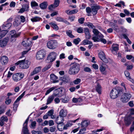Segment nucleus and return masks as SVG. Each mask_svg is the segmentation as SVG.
<instances>
[{"instance_id":"1","label":"nucleus","mask_w":134,"mask_h":134,"mask_svg":"<svg viewBox=\"0 0 134 134\" xmlns=\"http://www.w3.org/2000/svg\"><path fill=\"white\" fill-rule=\"evenodd\" d=\"M124 91L123 88L119 87H117L113 88L110 93V98L114 99L118 97L119 94L124 92Z\"/></svg>"},{"instance_id":"2","label":"nucleus","mask_w":134,"mask_h":134,"mask_svg":"<svg viewBox=\"0 0 134 134\" xmlns=\"http://www.w3.org/2000/svg\"><path fill=\"white\" fill-rule=\"evenodd\" d=\"M80 70V66L79 64H71L69 71V73L70 75H75L79 72Z\"/></svg>"},{"instance_id":"3","label":"nucleus","mask_w":134,"mask_h":134,"mask_svg":"<svg viewBox=\"0 0 134 134\" xmlns=\"http://www.w3.org/2000/svg\"><path fill=\"white\" fill-rule=\"evenodd\" d=\"M93 32L94 35L92 37V40L94 42L100 41V38L104 37L103 35L96 29H93Z\"/></svg>"},{"instance_id":"4","label":"nucleus","mask_w":134,"mask_h":134,"mask_svg":"<svg viewBox=\"0 0 134 134\" xmlns=\"http://www.w3.org/2000/svg\"><path fill=\"white\" fill-rule=\"evenodd\" d=\"M29 61L28 60H26L25 59L21 60L18 61L15 65H19V66L22 69H27L28 68L29 66L28 63Z\"/></svg>"},{"instance_id":"5","label":"nucleus","mask_w":134,"mask_h":134,"mask_svg":"<svg viewBox=\"0 0 134 134\" xmlns=\"http://www.w3.org/2000/svg\"><path fill=\"white\" fill-rule=\"evenodd\" d=\"M58 42L55 40H51L49 41L47 43V46L49 49H54L57 47Z\"/></svg>"},{"instance_id":"6","label":"nucleus","mask_w":134,"mask_h":134,"mask_svg":"<svg viewBox=\"0 0 134 134\" xmlns=\"http://www.w3.org/2000/svg\"><path fill=\"white\" fill-rule=\"evenodd\" d=\"M64 121V119L63 117L59 116H58L56 118L55 120L56 123L58 124L57 127L59 130L60 131H62L63 130V129L62 127L60 128L62 125L63 126L64 125V123L63 122Z\"/></svg>"},{"instance_id":"7","label":"nucleus","mask_w":134,"mask_h":134,"mask_svg":"<svg viewBox=\"0 0 134 134\" xmlns=\"http://www.w3.org/2000/svg\"><path fill=\"white\" fill-rule=\"evenodd\" d=\"M131 95L129 93H124L121 96V100L123 103L128 101L131 97Z\"/></svg>"},{"instance_id":"8","label":"nucleus","mask_w":134,"mask_h":134,"mask_svg":"<svg viewBox=\"0 0 134 134\" xmlns=\"http://www.w3.org/2000/svg\"><path fill=\"white\" fill-rule=\"evenodd\" d=\"M24 76V74L22 73H17L14 74L12 76V79L15 82H18L22 79Z\"/></svg>"},{"instance_id":"9","label":"nucleus","mask_w":134,"mask_h":134,"mask_svg":"<svg viewBox=\"0 0 134 134\" xmlns=\"http://www.w3.org/2000/svg\"><path fill=\"white\" fill-rule=\"evenodd\" d=\"M57 54L56 53L52 52L50 53L47 57V60L49 62H52L54 61L56 58Z\"/></svg>"},{"instance_id":"10","label":"nucleus","mask_w":134,"mask_h":134,"mask_svg":"<svg viewBox=\"0 0 134 134\" xmlns=\"http://www.w3.org/2000/svg\"><path fill=\"white\" fill-rule=\"evenodd\" d=\"M29 117H28L25 121L23 124V131L24 134H29L27 129V125L28 122L29 120Z\"/></svg>"},{"instance_id":"11","label":"nucleus","mask_w":134,"mask_h":134,"mask_svg":"<svg viewBox=\"0 0 134 134\" xmlns=\"http://www.w3.org/2000/svg\"><path fill=\"white\" fill-rule=\"evenodd\" d=\"M12 20V18H9L7 20L8 23L5 24H4L3 25L2 28L3 30H7L8 29L12 26V24L10 22Z\"/></svg>"},{"instance_id":"12","label":"nucleus","mask_w":134,"mask_h":134,"mask_svg":"<svg viewBox=\"0 0 134 134\" xmlns=\"http://www.w3.org/2000/svg\"><path fill=\"white\" fill-rule=\"evenodd\" d=\"M45 55V52L43 50H40L37 52L36 58L38 59H43Z\"/></svg>"},{"instance_id":"13","label":"nucleus","mask_w":134,"mask_h":134,"mask_svg":"<svg viewBox=\"0 0 134 134\" xmlns=\"http://www.w3.org/2000/svg\"><path fill=\"white\" fill-rule=\"evenodd\" d=\"M60 3L59 0H55L53 4L49 5L48 7V9L50 10H52L53 8L57 7Z\"/></svg>"},{"instance_id":"14","label":"nucleus","mask_w":134,"mask_h":134,"mask_svg":"<svg viewBox=\"0 0 134 134\" xmlns=\"http://www.w3.org/2000/svg\"><path fill=\"white\" fill-rule=\"evenodd\" d=\"M79 119V118H78L75 120L69 121L68 122L67 124H66L65 125H64L63 126L62 125V126H61L60 128H61V127L63 126V129L66 130L68 129V127L72 126V124L71 123H75L76 122V121L78 120Z\"/></svg>"},{"instance_id":"15","label":"nucleus","mask_w":134,"mask_h":134,"mask_svg":"<svg viewBox=\"0 0 134 134\" xmlns=\"http://www.w3.org/2000/svg\"><path fill=\"white\" fill-rule=\"evenodd\" d=\"M29 38H25L24 40L22 42L23 45L26 47L30 46L31 44V41Z\"/></svg>"},{"instance_id":"16","label":"nucleus","mask_w":134,"mask_h":134,"mask_svg":"<svg viewBox=\"0 0 134 134\" xmlns=\"http://www.w3.org/2000/svg\"><path fill=\"white\" fill-rule=\"evenodd\" d=\"M9 40L8 37L4 38L3 39L0 40V45L2 47L5 46L7 44Z\"/></svg>"},{"instance_id":"17","label":"nucleus","mask_w":134,"mask_h":134,"mask_svg":"<svg viewBox=\"0 0 134 134\" xmlns=\"http://www.w3.org/2000/svg\"><path fill=\"white\" fill-rule=\"evenodd\" d=\"M8 61V57L6 56H2L1 59V62L2 65H5L7 64Z\"/></svg>"},{"instance_id":"18","label":"nucleus","mask_w":134,"mask_h":134,"mask_svg":"<svg viewBox=\"0 0 134 134\" xmlns=\"http://www.w3.org/2000/svg\"><path fill=\"white\" fill-rule=\"evenodd\" d=\"M55 20L58 21L63 22L66 24L69 25L70 23L68 22L65 19L60 16L57 17L55 19Z\"/></svg>"},{"instance_id":"19","label":"nucleus","mask_w":134,"mask_h":134,"mask_svg":"<svg viewBox=\"0 0 134 134\" xmlns=\"http://www.w3.org/2000/svg\"><path fill=\"white\" fill-rule=\"evenodd\" d=\"M100 6L98 5H94L92 7V11L93 14L95 15L97 13L98 10L100 9Z\"/></svg>"},{"instance_id":"20","label":"nucleus","mask_w":134,"mask_h":134,"mask_svg":"<svg viewBox=\"0 0 134 134\" xmlns=\"http://www.w3.org/2000/svg\"><path fill=\"white\" fill-rule=\"evenodd\" d=\"M21 32H19L18 33H15L14 34H13L11 35L10 41L12 42L15 41V38L20 36Z\"/></svg>"},{"instance_id":"21","label":"nucleus","mask_w":134,"mask_h":134,"mask_svg":"<svg viewBox=\"0 0 134 134\" xmlns=\"http://www.w3.org/2000/svg\"><path fill=\"white\" fill-rule=\"evenodd\" d=\"M41 66L36 68L31 73V76H33L34 75L39 72L41 71Z\"/></svg>"},{"instance_id":"22","label":"nucleus","mask_w":134,"mask_h":134,"mask_svg":"<svg viewBox=\"0 0 134 134\" xmlns=\"http://www.w3.org/2000/svg\"><path fill=\"white\" fill-rule=\"evenodd\" d=\"M111 48L112 52L113 53L114 51H116L119 50V45L117 44L113 43L112 45Z\"/></svg>"},{"instance_id":"23","label":"nucleus","mask_w":134,"mask_h":134,"mask_svg":"<svg viewBox=\"0 0 134 134\" xmlns=\"http://www.w3.org/2000/svg\"><path fill=\"white\" fill-rule=\"evenodd\" d=\"M95 88L97 92L99 94H101L102 87L98 83H97L95 86Z\"/></svg>"},{"instance_id":"24","label":"nucleus","mask_w":134,"mask_h":134,"mask_svg":"<svg viewBox=\"0 0 134 134\" xmlns=\"http://www.w3.org/2000/svg\"><path fill=\"white\" fill-rule=\"evenodd\" d=\"M48 5V3L47 2L44 1L41 3L39 5L40 7L42 9H46Z\"/></svg>"},{"instance_id":"25","label":"nucleus","mask_w":134,"mask_h":134,"mask_svg":"<svg viewBox=\"0 0 134 134\" xmlns=\"http://www.w3.org/2000/svg\"><path fill=\"white\" fill-rule=\"evenodd\" d=\"M67 114V111L63 109L61 110L59 113V116L61 117H64L66 116Z\"/></svg>"},{"instance_id":"26","label":"nucleus","mask_w":134,"mask_h":134,"mask_svg":"<svg viewBox=\"0 0 134 134\" xmlns=\"http://www.w3.org/2000/svg\"><path fill=\"white\" fill-rule=\"evenodd\" d=\"M84 31L86 38L88 39H90L91 37V36L90 35L88 29L87 28H85Z\"/></svg>"},{"instance_id":"27","label":"nucleus","mask_w":134,"mask_h":134,"mask_svg":"<svg viewBox=\"0 0 134 134\" xmlns=\"http://www.w3.org/2000/svg\"><path fill=\"white\" fill-rule=\"evenodd\" d=\"M8 31L7 30H1V29L0 28V39L4 37L7 33Z\"/></svg>"},{"instance_id":"28","label":"nucleus","mask_w":134,"mask_h":134,"mask_svg":"<svg viewBox=\"0 0 134 134\" xmlns=\"http://www.w3.org/2000/svg\"><path fill=\"white\" fill-rule=\"evenodd\" d=\"M51 79L52 82L53 83L57 82L56 80L58 79V77L54 74H52L50 75Z\"/></svg>"},{"instance_id":"29","label":"nucleus","mask_w":134,"mask_h":134,"mask_svg":"<svg viewBox=\"0 0 134 134\" xmlns=\"http://www.w3.org/2000/svg\"><path fill=\"white\" fill-rule=\"evenodd\" d=\"M49 24L50 25L51 27H52L54 30H57L59 29V27L57 24L53 23H50Z\"/></svg>"},{"instance_id":"30","label":"nucleus","mask_w":134,"mask_h":134,"mask_svg":"<svg viewBox=\"0 0 134 134\" xmlns=\"http://www.w3.org/2000/svg\"><path fill=\"white\" fill-rule=\"evenodd\" d=\"M41 18L37 16L33 17L31 19V21L33 22L39 21L40 20Z\"/></svg>"},{"instance_id":"31","label":"nucleus","mask_w":134,"mask_h":134,"mask_svg":"<svg viewBox=\"0 0 134 134\" xmlns=\"http://www.w3.org/2000/svg\"><path fill=\"white\" fill-rule=\"evenodd\" d=\"M54 98V97L53 96H51L49 97L47 100L46 105H48L51 103L53 101Z\"/></svg>"},{"instance_id":"32","label":"nucleus","mask_w":134,"mask_h":134,"mask_svg":"<svg viewBox=\"0 0 134 134\" xmlns=\"http://www.w3.org/2000/svg\"><path fill=\"white\" fill-rule=\"evenodd\" d=\"M60 80H62L63 81L65 82H68L70 80L68 77L65 76L60 77Z\"/></svg>"},{"instance_id":"33","label":"nucleus","mask_w":134,"mask_h":134,"mask_svg":"<svg viewBox=\"0 0 134 134\" xmlns=\"http://www.w3.org/2000/svg\"><path fill=\"white\" fill-rule=\"evenodd\" d=\"M89 122L85 120L82 122L81 123V127H87Z\"/></svg>"},{"instance_id":"34","label":"nucleus","mask_w":134,"mask_h":134,"mask_svg":"<svg viewBox=\"0 0 134 134\" xmlns=\"http://www.w3.org/2000/svg\"><path fill=\"white\" fill-rule=\"evenodd\" d=\"M56 88H57V87L56 86L53 87L47 90L45 93V95H46L48 94Z\"/></svg>"},{"instance_id":"35","label":"nucleus","mask_w":134,"mask_h":134,"mask_svg":"<svg viewBox=\"0 0 134 134\" xmlns=\"http://www.w3.org/2000/svg\"><path fill=\"white\" fill-rule=\"evenodd\" d=\"M66 32L68 36L72 38L74 37V36L72 34V32L71 30H68L66 31Z\"/></svg>"},{"instance_id":"36","label":"nucleus","mask_w":134,"mask_h":134,"mask_svg":"<svg viewBox=\"0 0 134 134\" xmlns=\"http://www.w3.org/2000/svg\"><path fill=\"white\" fill-rule=\"evenodd\" d=\"M99 69L102 74H105L106 73L104 72L105 70V68L102 65H101L99 67Z\"/></svg>"},{"instance_id":"37","label":"nucleus","mask_w":134,"mask_h":134,"mask_svg":"<svg viewBox=\"0 0 134 134\" xmlns=\"http://www.w3.org/2000/svg\"><path fill=\"white\" fill-rule=\"evenodd\" d=\"M52 64L51 63L49 64L48 65H46V66L42 69V71L43 72H44L46 70H48L50 68Z\"/></svg>"},{"instance_id":"38","label":"nucleus","mask_w":134,"mask_h":134,"mask_svg":"<svg viewBox=\"0 0 134 134\" xmlns=\"http://www.w3.org/2000/svg\"><path fill=\"white\" fill-rule=\"evenodd\" d=\"M99 58L102 59L103 58L105 57V54L104 52L102 51H101L100 52L99 54Z\"/></svg>"},{"instance_id":"39","label":"nucleus","mask_w":134,"mask_h":134,"mask_svg":"<svg viewBox=\"0 0 134 134\" xmlns=\"http://www.w3.org/2000/svg\"><path fill=\"white\" fill-rule=\"evenodd\" d=\"M36 122L35 121H32L31 122L30 126V127L31 129H34L35 128L36 125Z\"/></svg>"},{"instance_id":"40","label":"nucleus","mask_w":134,"mask_h":134,"mask_svg":"<svg viewBox=\"0 0 134 134\" xmlns=\"http://www.w3.org/2000/svg\"><path fill=\"white\" fill-rule=\"evenodd\" d=\"M125 124L128 125H130L131 123V120L129 118H125Z\"/></svg>"},{"instance_id":"41","label":"nucleus","mask_w":134,"mask_h":134,"mask_svg":"<svg viewBox=\"0 0 134 134\" xmlns=\"http://www.w3.org/2000/svg\"><path fill=\"white\" fill-rule=\"evenodd\" d=\"M31 5L32 7L38 6V4L35 1H32L31 3Z\"/></svg>"},{"instance_id":"42","label":"nucleus","mask_w":134,"mask_h":134,"mask_svg":"<svg viewBox=\"0 0 134 134\" xmlns=\"http://www.w3.org/2000/svg\"><path fill=\"white\" fill-rule=\"evenodd\" d=\"M29 4H24L22 6V7L25 9L26 11L29 10Z\"/></svg>"},{"instance_id":"43","label":"nucleus","mask_w":134,"mask_h":134,"mask_svg":"<svg viewBox=\"0 0 134 134\" xmlns=\"http://www.w3.org/2000/svg\"><path fill=\"white\" fill-rule=\"evenodd\" d=\"M83 44L84 45H86L87 44L93 45V44L91 41L87 40H84L83 41Z\"/></svg>"},{"instance_id":"44","label":"nucleus","mask_w":134,"mask_h":134,"mask_svg":"<svg viewBox=\"0 0 134 134\" xmlns=\"http://www.w3.org/2000/svg\"><path fill=\"white\" fill-rule=\"evenodd\" d=\"M8 120V118L7 116H2L0 119V121H1L3 122H7Z\"/></svg>"},{"instance_id":"45","label":"nucleus","mask_w":134,"mask_h":134,"mask_svg":"<svg viewBox=\"0 0 134 134\" xmlns=\"http://www.w3.org/2000/svg\"><path fill=\"white\" fill-rule=\"evenodd\" d=\"M81 41V40L79 38H78L74 40L73 42L76 44H78Z\"/></svg>"},{"instance_id":"46","label":"nucleus","mask_w":134,"mask_h":134,"mask_svg":"<svg viewBox=\"0 0 134 134\" xmlns=\"http://www.w3.org/2000/svg\"><path fill=\"white\" fill-rule=\"evenodd\" d=\"M81 81V80L79 78H77L75 80H74L73 83L75 84H78L80 83Z\"/></svg>"},{"instance_id":"47","label":"nucleus","mask_w":134,"mask_h":134,"mask_svg":"<svg viewBox=\"0 0 134 134\" xmlns=\"http://www.w3.org/2000/svg\"><path fill=\"white\" fill-rule=\"evenodd\" d=\"M124 74L128 79H131V77L130 76V73L127 71H126L124 72Z\"/></svg>"},{"instance_id":"48","label":"nucleus","mask_w":134,"mask_h":134,"mask_svg":"<svg viewBox=\"0 0 134 134\" xmlns=\"http://www.w3.org/2000/svg\"><path fill=\"white\" fill-rule=\"evenodd\" d=\"M20 100H18L17 99L13 104L14 106L17 108L19 104V103L18 102Z\"/></svg>"},{"instance_id":"49","label":"nucleus","mask_w":134,"mask_h":134,"mask_svg":"<svg viewBox=\"0 0 134 134\" xmlns=\"http://www.w3.org/2000/svg\"><path fill=\"white\" fill-rule=\"evenodd\" d=\"M62 102L63 103H66L68 102L69 100V98L67 97H65L64 98L61 99Z\"/></svg>"},{"instance_id":"50","label":"nucleus","mask_w":134,"mask_h":134,"mask_svg":"<svg viewBox=\"0 0 134 134\" xmlns=\"http://www.w3.org/2000/svg\"><path fill=\"white\" fill-rule=\"evenodd\" d=\"M84 70L85 71L90 72H91V69L88 67H85L84 69Z\"/></svg>"},{"instance_id":"51","label":"nucleus","mask_w":134,"mask_h":134,"mask_svg":"<svg viewBox=\"0 0 134 134\" xmlns=\"http://www.w3.org/2000/svg\"><path fill=\"white\" fill-rule=\"evenodd\" d=\"M85 19L83 18H81L79 19V22L80 24H83L84 23V21L85 20Z\"/></svg>"},{"instance_id":"52","label":"nucleus","mask_w":134,"mask_h":134,"mask_svg":"<svg viewBox=\"0 0 134 134\" xmlns=\"http://www.w3.org/2000/svg\"><path fill=\"white\" fill-rule=\"evenodd\" d=\"M121 86H122V87H123V88H121V87H120V88H123L124 89V92H126V87L125 86V85L124 84V83H122L121 84Z\"/></svg>"},{"instance_id":"53","label":"nucleus","mask_w":134,"mask_h":134,"mask_svg":"<svg viewBox=\"0 0 134 134\" xmlns=\"http://www.w3.org/2000/svg\"><path fill=\"white\" fill-rule=\"evenodd\" d=\"M70 11V15H71L73 14L76 13L78 12V10L77 9H75Z\"/></svg>"},{"instance_id":"54","label":"nucleus","mask_w":134,"mask_h":134,"mask_svg":"<svg viewBox=\"0 0 134 134\" xmlns=\"http://www.w3.org/2000/svg\"><path fill=\"white\" fill-rule=\"evenodd\" d=\"M86 10L87 13L88 14H90L91 12L92 11V9L89 7H87L86 9Z\"/></svg>"},{"instance_id":"55","label":"nucleus","mask_w":134,"mask_h":134,"mask_svg":"<svg viewBox=\"0 0 134 134\" xmlns=\"http://www.w3.org/2000/svg\"><path fill=\"white\" fill-rule=\"evenodd\" d=\"M25 92L24 91L20 96H19L17 98L18 100H20L21 98L25 95Z\"/></svg>"},{"instance_id":"56","label":"nucleus","mask_w":134,"mask_h":134,"mask_svg":"<svg viewBox=\"0 0 134 134\" xmlns=\"http://www.w3.org/2000/svg\"><path fill=\"white\" fill-rule=\"evenodd\" d=\"M86 129L84 127L83 128L81 129L79 132L81 134H83L84 133L85 131H86Z\"/></svg>"},{"instance_id":"57","label":"nucleus","mask_w":134,"mask_h":134,"mask_svg":"<svg viewBox=\"0 0 134 134\" xmlns=\"http://www.w3.org/2000/svg\"><path fill=\"white\" fill-rule=\"evenodd\" d=\"M77 31L78 33H82L83 32V30L82 27H80L77 29Z\"/></svg>"},{"instance_id":"58","label":"nucleus","mask_w":134,"mask_h":134,"mask_svg":"<svg viewBox=\"0 0 134 134\" xmlns=\"http://www.w3.org/2000/svg\"><path fill=\"white\" fill-rule=\"evenodd\" d=\"M32 134H42V132L40 131H32Z\"/></svg>"},{"instance_id":"59","label":"nucleus","mask_w":134,"mask_h":134,"mask_svg":"<svg viewBox=\"0 0 134 134\" xmlns=\"http://www.w3.org/2000/svg\"><path fill=\"white\" fill-rule=\"evenodd\" d=\"M55 127L54 126L51 127L50 128L49 130L50 132H53L55 131Z\"/></svg>"},{"instance_id":"60","label":"nucleus","mask_w":134,"mask_h":134,"mask_svg":"<svg viewBox=\"0 0 134 134\" xmlns=\"http://www.w3.org/2000/svg\"><path fill=\"white\" fill-rule=\"evenodd\" d=\"M15 2L12 1L10 3V7H14L15 6Z\"/></svg>"},{"instance_id":"61","label":"nucleus","mask_w":134,"mask_h":134,"mask_svg":"<svg viewBox=\"0 0 134 134\" xmlns=\"http://www.w3.org/2000/svg\"><path fill=\"white\" fill-rule=\"evenodd\" d=\"M53 114V112L52 110L49 111L47 113L48 116H51Z\"/></svg>"},{"instance_id":"62","label":"nucleus","mask_w":134,"mask_h":134,"mask_svg":"<svg viewBox=\"0 0 134 134\" xmlns=\"http://www.w3.org/2000/svg\"><path fill=\"white\" fill-rule=\"evenodd\" d=\"M128 104L129 106L131 107H132L134 106V104L133 101H130Z\"/></svg>"},{"instance_id":"63","label":"nucleus","mask_w":134,"mask_h":134,"mask_svg":"<svg viewBox=\"0 0 134 134\" xmlns=\"http://www.w3.org/2000/svg\"><path fill=\"white\" fill-rule=\"evenodd\" d=\"M87 26H88L89 27L92 29L93 27H94V26L93 25V24L92 23H89L87 24Z\"/></svg>"},{"instance_id":"64","label":"nucleus","mask_w":134,"mask_h":134,"mask_svg":"<svg viewBox=\"0 0 134 134\" xmlns=\"http://www.w3.org/2000/svg\"><path fill=\"white\" fill-rule=\"evenodd\" d=\"M20 19L21 20V21L22 23H24L25 21V18L24 16L22 15L20 16Z\"/></svg>"}]
</instances>
